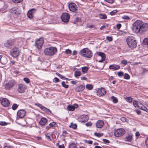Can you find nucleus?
Wrapping results in <instances>:
<instances>
[{
  "label": "nucleus",
  "mask_w": 148,
  "mask_h": 148,
  "mask_svg": "<svg viewBox=\"0 0 148 148\" xmlns=\"http://www.w3.org/2000/svg\"><path fill=\"white\" fill-rule=\"evenodd\" d=\"M148 30V23H143L141 20H137L133 25L132 30L136 33L143 34Z\"/></svg>",
  "instance_id": "1"
},
{
  "label": "nucleus",
  "mask_w": 148,
  "mask_h": 148,
  "mask_svg": "<svg viewBox=\"0 0 148 148\" xmlns=\"http://www.w3.org/2000/svg\"><path fill=\"white\" fill-rule=\"evenodd\" d=\"M127 43L130 48H134L137 46V42L134 37L132 36H130L126 39Z\"/></svg>",
  "instance_id": "2"
},
{
  "label": "nucleus",
  "mask_w": 148,
  "mask_h": 148,
  "mask_svg": "<svg viewBox=\"0 0 148 148\" xmlns=\"http://www.w3.org/2000/svg\"><path fill=\"white\" fill-rule=\"evenodd\" d=\"M57 51L56 47H50L46 48L44 51V54L46 55L52 56Z\"/></svg>",
  "instance_id": "3"
},
{
  "label": "nucleus",
  "mask_w": 148,
  "mask_h": 148,
  "mask_svg": "<svg viewBox=\"0 0 148 148\" xmlns=\"http://www.w3.org/2000/svg\"><path fill=\"white\" fill-rule=\"evenodd\" d=\"M80 53L82 56L85 57L90 58L92 56V52L88 48H84L82 49Z\"/></svg>",
  "instance_id": "4"
},
{
  "label": "nucleus",
  "mask_w": 148,
  "mask_h": 148,
  "mask_svg": "<svg viewBox=\"0 0 148 148\" xmlns=\"http://www.w3.org/2000/svg\"><path fill=\"white\" fill-rule=\"evenodd\" d=\"M19 53V49L15 47L11 49L10 51V54L12 57L16 58L18 56Z\"/></svg>",
  "instance_id": "5"
},
{
  "label": "nucleus",
  "mask_w": 148,
  "mask_h": 148,
  "mask_svg": "<svg viewBox=\"0 0 148 148\" xmlns=\"http://www.w3.org/2000/svg\"><path fill=\"white\" fill-rule=\"evenodd\" d=\"M43 43V39L41 38L35 41V45L38 49L40 50L41 49Z\"/></svg>",
  "instance_id": "6"
},
{
  "label": "nucleus",
  "mask_w": 148,
  "mask_h": 148,
  "mask_svg": "<svg viewBox=\"0 0 148 148\" xmlns=\"http://www.w3.org/2000/svg\"><path fill=\"white\" fill-rule=\"evenodd\" d=\"M15 84V81L14 80L9 81L5 85V87L6 90H10L12 88Z\"/></svg>",
  "instance_id": "7"
},
{
  "label": "nucleus",
  "mask_w": 148,
  "mask_h": 148,
  "mask_svg": "<svg viewBox=\"0 0 148 148\" xmlns=\"http://www.w3.org/2000/svg\"><path fill=\"white\" fill-rule=\"evenodd\" d=\"M125 133V130L123 129H117L114 132V135L116 137H119L123 135Z\"/></svg>",
  "instance_id": "8"
},
{
  "label": "nucleus",
  "mask_w": 148,
  "mask_h": 148,
  "mask_svg": "<svg viewBox=\"0 0 148 148\" xmlns=\"http://www.w3.org/2000/svg\"><path fill=\"white\" fill-rule=\"evenodd\" d=\"M15 44L14 40H7L4 43V46L8 49H11Z\"/></svg>",
  "instance_id": "9"
},
{
  "label": "nucleus",
  "mask_w": 148,
  "mask_h": 148,
  "mask_svg": "<svg viewBox=\"0 0 148 148\" xmlns=\"http://www.w3.org/2000/svg\"><path fill=\"white\" fill-rule=\"evenodd\" d=\"M70 18V16L69 13H63L61 16L62 21L65 23L68 22Z\"/></svg>",
  "instance_id": "10"
},
{
  "label": "nucleus",
  "mask_w": 148,
  "mask_h": 148,
  "mask_svg": "<svg viewBox=\"0 0 148 148\" xmlns=\"http://www.w3.org/2000/svg\"><path fill=\"white\" fill-rule=\"evenodd\" d=\"M27 88V86L24 84H20L18 86L17 90L19 93L24 92Z\"/></svg>",
  "instance_id": "11"
},
{
  "label": "nucleus",
  "mask_w": 148,
  "mask_h": 148,
  "mask_svg": "<svg viewBox=\"0 0 148 148\" xmlns=\"http://www.w3.org/2000/svg\"><path fill=\"white\" fill-rule=\"evenodd\" d=\"M106 91L104 88H101L99 89L97 92V95L99 97L105 95L106 94Z\"/></svg>",
  "instance_id": "12"
},
{
  "label": "nucleus",
  "mask_w": 148,
  "mask_h": 148,
  "mask_svg": "<svg viewBox=\"0 0 148 148\" xmlns=\"http://www.w3.org/2000/svg\"><path fill=\"white\" fill-rule=\"evenodd\" d=\"M26 113V112L25 110L24 109H21L18 111L17 115L19 118H22L24 117Z\"/></svg>",
  "instance_id": "13"
},
{
  "label": "nucleus",
  "mask_w": 148,
  "mask_h": 148,
  "mask_svg": "<svg viewBox=\"0 0 148 148\" xmlns=\"http://www.w3.org/2000/svg\"><path fill=\"white\" fill-rule=\"evenodd\" d=\"M1 105L5 107H8L10 104V102L9 100L6 98L3 99L1 101Z\"/></svg>",
  "instance_id": "14"
},
{
  "label": "nucleus",
  "mask_w": 148,
  "mask_h": 148,
  "mask_svg": "<svg viewBox=\"0 0 148 148\" xmlns=\"http://www.w3.org/2000/svg\"><path fill=\"white\" fill-rule=\"evenodd\" d=\"M68 7L70 10L72 12L75 11L77 8V6L74 3H71L69 4Z\"/></svg>",
  "instance_id": "15"
},
{
  "label": "nucleus",
  "mask_w": 148,
  "mask_h": 148,
  "mask_svg": "<svg viewBox=\"0 0 148 148\" xmlns=\"http://www.w3.org/2000/svg\"><path fill=\"white\" fill-rule=\"evenodd\" d=\"M36 11V9L35 8L32 9L28 11L27 13V16L29 18H32L34 16V14Z\"/></svg>",
  "instance_id": "16"
},
{
  "label": "nucleus",
  "mask_w": 148,
  "mask_h": 148,
  "mask_svg": "<svg viewBox=\"0 0 148 148\" xmlns=\"http://www.w3.org/2000/svg\"><path fill=\"white\" fill-rule=\"evenodd\" d=\"M78 107V105L76 103L74 104L73 105H70L67 107L68 110L71 111H72L75 110V108Z\"/></svg>",
  "instance_id": "17"
},
{
  "label": "nucleus",
  "mask_w": 148,
  "mask_h": 148,
  "mask_svg": "<svg viewBox=\"0 0 148 148\" xmlns=\"http://www.w3.org/2000/svg\"><path fill=\"white\" fill-rule=\"evenodd\" d=\"M89 119L88 116L87 115L84 114L80 116L79 121L82 123L86 122Z\"/></svg>",
  "instance_id": "18"
},
{
  "label": "nucleus",
  "mask_w": 148,
  "mask_h": 148,
  "mask_svg": "<svg viewBox=\"0 0 148 148\" xmlns=\"http://www.w3.org/2000/svg\"><path fill=\"white\" fill-rule=\"evenodd\" d=\"M8 60L6 58L2 55H0V62L2 64H5L7 63Z\"/></svg>",
  "instance_id": "19"
},
{
  "label": "nucleus",
  "mask_w": 148,
  "mask_h": 148,
  "mask_svg": "<svg viewBox=\"0 0 148 148\" xmlns=\"http://www.w3.org/2000/svg\"><path fill=\"white\" fill-rule=\"evenodd\" d=\"M98 55L101 57V60H99V62H102L103 61H104L106 59L105 54L101 52H99L98 53Z\"/></svg>",
  "instance_id": "20"
},
{
  "label": "nucleus",
  "mask_w": 148,
  "mask_h": 148,
  "mask_svg": "<svg viewBox=\"0 0 148 148\" xmlns=\"http://www.w3.org/2000/svg\"><path fill=\"white\" fill-rule=\"evenodd\" d=\"M104 125V122L102 120L98 121L96 124V126L97 128H101Z\"/></svg>",
  "instance_id": "21"
},
{
  "label": "nucleus",
  "mask_w": 148,
  "mask_h": 148,
  "mask_svg": "<svg viewBox=\"0 0 148 148\" xmlns=\"http://www.w3.org/2000/svg\"><path fill=\"white\" fill-rule=\"evenodd\" d=\"M120 68V66L117 64H112L110 65L109 68L110 69H113L114 70H117Z\"/></svg>",
  "instance_id": "22"
},
{
  "label": "nucleus",
  "mask_w": 148,
  "mask_h": 148,
  "mask_svg": "<svg viewBox=\"0 0 148 148\" xmlns=\"http://www.w3.org/2000/svg\"><path fill=\"white\" fill-rule=\"evenodd\" d=\"M47 122V120L46 118L43 117L42 118L39 122V124L41 125L44 126L45 125Z\"/></svg>",
  "instance_id": "23"
},
{
  "label": "nucleus",
  "mask_w": 148,
  "mask_h": 148,
  "mask_svg": "<svg viewBox=\"0 0 148 148\" xmlns=\"http://www.w3.org/2000/svg\"><path fill=\"white\" fill-rule=\"evenodd\" d=\"M85 88L84 86L81 85L79 86H77L75 88L76 91L79 92L82 91Z\"/></svg>",
  "instance_id": "24"
},
{
  "label": "nucleus",
  "mask_w": 148,
  "mask_h": 148,
  "mask_svg": "<svg viewBox=\"0 0 148 148\" xmlns=\"http://www.w3.org/2000/svg\"><path fill=\"white\" fill-rule=\"evenodd\" d=\"M132 134L128 135L126 137L125 140L130 142H131L132 140Z\"/></svg>",
  "instance_id": "25"
},
{
  "label": "nucleus",
  "mask_w": 148,
  "mask_h": 148,
  "mask_svg": "<svg viewBox=\"0 0 148 148\" xmlns=\"http://www.w3.org/2000/svg\"><path fill=\"white\" fill-rule=\"evenodd\" d=\"M141 106H140L139 108L141 110L145 111L148 113V109L142 103H140Z\"/></svg>",
  "instance_id": "26"
},
{
  "label": "nucleus",
  "mask_w": 148,
  "mask_h": 148,
  "mask_svg": "<svg viewBox=\"0 0 148 148\" xmlns=\"http://www.w3.org/2000/svg\"><path fill=\"white\" fill-rule=\"evenodd\" d=\"M10 12L13 14L16 15H18L20 13L19 12L16 10H14V9H12L10 10Z\"/></svg>",
  "instance_id": "27"
},
{
  "label": "nucleus",
  "mask_w": 148,
  "mask_h": 148,
  "mask_svg": "<svg viewBox=\"0 0 148 148\" xmlns=\"http://www.w3.org/2000/svg\"><path fill=\"white\" fill-rule=\"evenodd\" d=\"M99 17L101 19H105L107 18V16L106 14H99Z\"/></svg>",
  "instance_id": "28"
},
{
  "label": "nucleus",
  "mask_w": 148,
  "mask_h": 148,
  "mask_svg": "<svg viewBox=\"0 0 148 148\" xmlns=\"http://www.w3.org/2000/svg\"><path fill=\"white\" fill-rule=\"evenodd\" d=\"M88 70V68L86 66H84L82 68V71L84 73H87Z\"/></svg>",
  "instance_id": "29"
},
{
  "label": "nucleus",
  "mask_w": 148,
  "mask_h": 148,
  "mask_svg": "<svg viewBox=\"0 0 148 148\" xmlns=\"http://www.w3.org/2000/svg\"><path fill=\"white\" fill-rule=\"evenodd\" d=\"M42 110L43 111L45 112L46 113H51V111H50V110L49 109H48L47 108L44 107L43 108V109Z\"/></svg>",
  "instance_id": "30"
},
{
  "label": "nucleus",
  "mask_w": 148,
  "mask_h": 148,
  "mask_svg": "<svg viewBox=\"0 0 148 148\" xmlns=\"http://www.w3.org/2000/svg\"><path fill=\"white\" fill-rule=\"evenodd\" d=\"M70 127H71L74 129H75L77 128V125L76 124H73L71 123V125L69 126Z\"/></svg>",
  "instance_id": "31"
},
{
  "label": "nucleus",
  "mask_w": 148,
  "mask_h": 148,
  "mask_svg": "<svg viewBox=\"0 0 148 148\" xmlns=\"http://www.w3.org/2000/svg\"><path fill=\"white\" fill-rule=\"evenodd\" d=\"M47 138L49 141L51 140L52 136L51 134L49 133H48L46 135Z\"/></svg>",
  "instance_id": "32"
},
{
  "label": "nucleus",
  "mask_w": 148,
  "mask_h": 148,
  "mask_svg": "<svg viewBox=\"0 0 148 148\" xmlns=\"http://www.w3.org/2000/svg\"><path fill=\"white\" fill-rule=\"evenodd\" d=\"M69 148H77L76 145L74 143H71L69 145Z\"/></svg>",
  "instance_id": "33"
},
{
  "label": "nucleus",
  "mask_w": 148,
  "mask_h": 148,
  "mask_svg": "<svg viewBox=\"0 0 148 148\" xmlns=\"http://www.w3.org/2000/svg\"><path fill=\"white\" fill-rule=\"evenodd\" d=\"M111 99L112 100V101L114 103H116L118 102V100L117 98L114 96L111 97Z\"/></svg>",
  "instance_id": "34"
},
{
  "label": "nucleus",
  "mask_w": 148,
  "mask_h": 148,
  "mask_svg": "<svg viewBox=\"0 0 148 148\" xmlns=\"http://www.w3.org/2000/svg\"><path fill=\"white\" fill-rule=\"evenodd\" d=\"M61 84L62 86L65 88H67L69 87V85H68L66 84H65V82L64 81H63L62 82Z\"/></svg>",
  "instance_id": "35"
},
{
  "label": "nucleus",
  "mask_w": 148,
  "mask_h": 148,
  "mask_svg": "<svg viewBox=\"0 0 148 148\" xmlns=\"http://www.w3.org/2000/svg\"><path fill=\"white\" fill-rule=\"evenodd\" d=\"M93 86L91 84H87L86 85V88L89 90H91L93 88Z\"/></svg>",
  "instance_id": "36"
},
{
  "label": "nucleus",
  "mask_w": 148,
  "mask_h": 148,
  "mask_svg": "<svg viewBox=\"0 0 148 148\" xmlns=\"http://www.w3.org/2000/svg\"><path fill=\"white\" fill-rule=\"evenodd\" d=\"M18 106V105H17L16 103H14L12 106V109L13 110H16Z\"/></svg>",
  "instance_id": "37"
},
{
  "label": "nucleus",
  "mask_w": 148,
  "mask_h": 148,
  "mask_svg": "<svg viewBox=\"0 0 148 148\" xmlns=\"http://www.w3.org/2000/svg\"><path fill=\"white\" fill-rule=\"evenodd\" d=\"M75 77H77L81 75V72L79 71H76L75 73Z\"/></svg>",
  "instance_id": "38"
},
{
  "label": "nucleus",
  "mask_w": 148,
  "mask_h": 148,
  "mask_svg": "<svg viewBox=\"0 0 148 148\" xmlns=\"http://www.w3.org/2000/svg\"><path fill=\"white\" fill-rule=\"evenodd\" d=\"M94 134L95 136L99 137L103 135V133H99L97 132L95 133Z\"/></svg>",
  "instance_id": "39"
},
{
  "label": "nucleus",
  "mask_w": 148,
  "mask_h": 148,
  "mask_svg": "<svg viewBox=\"0 0 148 148\" xmlns=\"http://www.w3.org/2000/svg\"><path fill=\"white\" fill-rule=\"evenodd\" d=\"M138 101H134L133 102V105L135 107H138L139 108L140 106L138 105Z\"/></svg>",
  "instance_id": "40"
},
{
  "label": "nucleus",
  "mask_w": 148,
  "mask_h": 148,
  "mask_svg": "<svg viewBox=\"0 0 148 148\" xmlns=\"http://www.w3.org/2000/svg\"><path fill=\"white\" fill-rule=\"evenodd\" d=\"M124 78L125 79H130V76L128 74L125 73L124 75Z\"/></svg>",
  "instance_id": "41"
},
{
  "label": "nucleus",
  "mask_w": 148,
  "mask_h": 148,
  "mask_svg": "<svg viewBox=\"0 0 148 148\" xmlns=\"http://www.w3.org/2000/svg\"><path fill=\"white\" fill-rule=\"evenodd\" d=\"M143 42L145 45H148V38H145Z\"/></svg>",
  "instance_id": "42"
},
{
  "label": "nucleus",
  "mask_w": 148,
  "mask_h": 148,
  "mask_svg": "<svg viewBox=\"0 0 148 148\" xmlns=\"http://www.w3.org/2000/svg\"><path fill=\"white\" fill-rule=\"evenodd\" d=\"M122 18L123 19L127 20H130V17L124 15L122 16Z\"/></svg>",
  "instance_id": "43"
},
{
  "label": "nucleus",
  "mask_w": 148,
  "mask_h": 148,
  "mask_svg": "<svg viewBox=\"0 0 148 148\" xmlns=\"http://www.w3.org/2000/svg\"><path fill=\"white\" fill-rule=\"evenodd\" d=\"M35 105L39 107L42 110L44 106L42 104H39V103H35Z\"/></svg>",
  "instance_id": "44"
},
{
  "label": "nucleus",
  "mask_w": 148,
  "mask_h": 148,
  "mask_svg": "<svg viewBox=\"0 0 148 148\" xmlns=\"http://www.w3.org/2000/svg\"><path fill=\"white\" fill-rule=\"evenodd\" d=\"M127 101L129 103H131L132 102L133 99L130 97H127Z\"/></svg>",
  "instance_id": "45"
},
{
  "label": "nucleus",
  "mask_w": 148,
  "mask_h": 148,
  "mask_svg": "<svg viewBox=\"0 0 148 148\" xmlns=\"http://www.w3.org/2000/svg\"><path fill=\"white\" fill-rule=\"evenodd\" d=\"M56 123L54 122H53L50 123L49 124V125L51 127H53L56 126Z\"/></svg>",
  "instance_id": "46"
},
{
  "label": "nucleus",
  "mask_w": 148,
  "mask_h": 148,
  "mask_svg": "<svg viewBox=\"0 0 148 148\" xmlns=\"http://www.w3.org/2000/svg\"><path fill=\"white\" fill-rule=\"evenodd\" d=\"M23 80L27 84L29 83L30 82V80L29 78L27 77H25L23 78Z\"/></svg>",
  "instance_id": "47"
},
{
  "label": "nucleus",
  "mask_w": 148,
  "mask_h": 148,
  "mask_svg": "<svg viewBox=\"0 0 148 148\" xmlns=\"http://www.w3.org/2000/svg\"><path fill=\"white\" fill-rule=\"evenodd\" d=\"M53 81V82L56 83L60 81L59 79L57 77H55L54 78Z\"/></svg>",
  "instance_id": "48"
},
{
  "label": "nucleus",
  "mask_w": 148,
  "mask_h": 148,
  "mask_svg": "<svg viewBox=\"0 0 148 148\" xmlns=\"http://www.w3.org/2000/svg\"><path fill=\"white\" fill-rule=\"evenodd\" d=\"M23 0H12L13 2L15 3H19L22 2Z\"/></svg>",
  "instance_id": "49"
},
{
  "label": "nucleus",
  "mask_w": 148,
  "mask_h": 148,
  "mask_svg": "<svg viewBox=\"0 0 148 148\" xmlns=\"http://www.w3.org/2000/svg\"><path fill=\"white\" fill-rule=\"evenodd\" d=\"M117 12V11L116 10H114L110 12V14L111 15H113L114 14Z\"/></svg>",
  "instance_id": "50"
},
{
  "label": "nucleus",
  "mask_w": 148,
  "mask_h": 148,
  "mask_svg": "<svg viewBox=\"0 0 148 148\" xmlns=\"http://www.w3.org/2000/svg\"><path fill=\"white\" fill-rule=\"evenodd\" d=\"M56 75H58L60 78L62 79H64V77H63L62 75L58 73L57 72L56 73Z\"/></svg>",
  "instance_id": "51"
},
{
  "label": "nucleus",
  "mask_w": 148,
  "mask_h": 148,
  "mask_svg": "<svg viewBox=\"0 0 148 148\" xmlns=\"http://www.w3.org/2000/svg\"><path fill=\"white\" fill-rule=\"evenodd\" d=\"M117 75L119 77H122L124 75V73L123 72L120 71L118 73Z\"/></svg>",
  "instance_id": "52"
},
{
  "label": "nucleus",
  "mask_w": 148,
  "mask_h": 148,
  "mask_svg": "<svg viewBox=\"0 0 148 148\" xmlns=\"http://www.w3.org/2000/svg\"><path fill=\"white\" fill-rule=\"evenodd\" d=\"M121 64H123L125 65H126L127 63V61L125 60H122L121 61Z\"/></svg>",
  "instance_id": "53"
},
{
  "label": "nucleus",
  "mask_w": 148,
  "mask_h": 148,
  "mask_svg": "<svg viewBox=\"0 0 148 148\" xmlns=\"http://www.w3.org/2000/svg\"><path fill=\"white\" fill-rule=\"evenodd\" d=\"M7 125V123L4 121H0V125L2 126H5Z\"/></svg>",
  "instance_id": "54"
},
{
  "label": "nucleus",
  "mask_w": 148,
  "mask_h": 148,
  "mask_svg": "<svg viewBox=\"0 0 148 148\" xmlns=\"http://www.w3.org/2000/svg\"><path fill=\"white\" fill-rule=\"evenodd\" d=\"M103 143L106 144H108L110 143V142L109 140L105 139H103Z\"/></svg>",
  "instance_id": "55"
},
{
  "label": "nucleus",
  "mask_w": 148,
  "mask_h": 148,
  "mask_svg": "<svg viewBox=\"0 0 148 148\" xmlns=\"http://www.w3.org/2000/svg\"><path fill=\"white\" fill-rule=\"evenodd\" d=\"M120 120L123 122H127V119L125 117H121Z\"/></svg>",
  "instance_id": "56"
},
{
  "label": "nucleus",
  "mask_w": 148,
  "mask_h": 148,
  "mask_svg": "<svg viewBox=\"0 0 148 148\" xmlns=\"http://www.w3.org/2000/svg\"><path fill=\"white\" fill-rule=\"evenodd\" d=\"M85 125L87 127L90 126L92 125V123L91 122H89L85 124Z\"/></svg>",
  "instance_id": "57"
},
{
  "label": "nucleus",
  "mask_w": 148,
  "mask_h": 148,
  "mask_svg": "<svg viewBox=\"0 0 148 148\" xmlns=\"http://www.w3.org/2000/svg\"><path fill=\"white\" fill-rule=\"evenodd\" d=\"M106 39L107 40H108L109 41H111L112 40V38L110 36H107L106 37Z\"/></svg>",
  "instance_id": "58"
},
{
  "label": "nucleus",
  "mask_w": 148,
  "mask_h": 148,
  "mask_svg": "<svg viewBox=\"0 0 148 148\" xmlns=\"http://www.w3.org/2000/svg\"><path fill=\"white\" fill-rule=\"evenodd\" d=\"M65 52L67 54H69L71 53V50L69 49H67L65 51Z\"/></svg>",
  "instance_id": "59"
},
{
  "label": "nucleus",
  "mask_w": 148,
  "mask_h": 148,
  "mask_svg": "<svg viewBox=\"0 0 148 148\" xmlns=\"http://www.w3.org/2000/svg\"><path fill=\"white\" fill-rule=\"evenodd\" d=\"M121 24L120 23H118L116 25V27L118 29H119L121 27Z\"/></svg>",
  "instance_id": "60"
},
{
  "label": "nucleus",
  "mask_w": 148,
  "mask_h": 148,
  "mask_svg": "<svg viewBox=\"0 0 148 148\" xmlns=\"http://www.w3.org/2000/svg\"><path fill=\"white\" fill-rule=\"evenodd\" d=\"M67 134V132L65 130L63 131L62 133V135L63 136H66V134Z\"/></svg>",
  "instance_id": "61"
},
{
  "label": "nucleus",
  "mask_w": 148,
  "mask_h": 148,
  "mask_svg": "<svg viewBox=\"0 0 148 148\" xmlns=\"http://www.w3.org/2000/svg\"><path fill=\"white\" fill-rule=\"evenodd\" d=\"M106 1L110 3H112L114 2V0H106Z\"/></svg>",
  "instance_id": "62"
},
{
  "label": "nucleus",
  "mask_w": 148,
  "mask_h": 148,
  "mask_svg": "<svg viewBox=\"0 0 148 148\" xmlns=\"http://www.w3.org/2000/svg\"><path fill=\"white\" fill-rule=\"evenodd\" d=\"M86 142L89 144H91L92 143V141L91 140H89L87 141Z\"/></svg>",
  "instance_id": "63"
},
{
  "label": "nucleus",
  "mask_w": 148,
  "mask_h": 148,
  "mask_svg": "<svg viewBox=\"0 0 148 148\" xmlns=\"http://www.w3.org/2000/svg\"><path fill=\"white\" fill-rule=\"evenodd\" d=\"M145 144L148 147V138H147L145 140Z\"/></svg>",
  "instance_id": "64"
}]
</instances>
